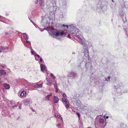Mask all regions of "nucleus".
<instances>
[{
    "label": "nucleus",
    "mask_w": 128,
    "mask_h": 128,
    "mask_svg": "<svg viewBox=\"0 0 128 128\" xmlns=\"http://www.w3.org/2000/svg\"><path fill=\"white\" fill-rule=\"evenodd\" d=\"M75 36L78 37V38L82 42L81 44L84 45L83 46V50H84V57L85 56L89 60V56L88 48L87 47V45L85 43V39L83 37L82 35L81 34L80 31L79 30V32L76 33Z\"/></svg>",
    "instance_id": "1"
},
{
    "label": "nucleus",
    "mask_w": 128,
    "mask_h": 128,
    "mask_svg": "<svg viewBox=\"0 0 128 128\" xmlns=\"http://www.w3.org/2000/svg\"><path fill=\"white\" fill-rule=\"evenodd\" d=\"M48 33L52 37L54 38L58 36H66V33L64 32L63 30L61 31H57L55 33H54L52 32H48Z\"/></svg>",
    "instance_id": "2"
},
{
    "label": "nucleus",
    "mask_w": 128,
    "mask_h": 128,
    "mask_svg": "<svg viewBox=\"0 0 128 128\" xmlns=\"http://www.w3.org/2000/svg\"><path fill=\"white\" fill-rule=\"evenodd\" d=\"M39 3L40 4V6L41 8L44 12L50 10V6L45 5L44 3V0H40Z\"/></svg>",
    "instance_id": "3"
},
{
    "label": "nucleus",
    "mask_w": 128,
    "mask_h": 128,
    "mask_svg": "<svg viewBox=\"0 0 128 128\" xmlns=\"http://www.w3.org/2000/svg\"><path fill=\"white\" fill-rule=\"evenodd\" d=\"M67 76L70 79H75L78 77L76 73L72 71L68 72Z\"/></svg>",
    "instance_id": "4"
},
{
    "label": "nucleus",
    "mask_w": 128,
    "mask_h": 128,
    "mask_svg": "<svg viewBox=\"0 0 128 128\" xmlns=\"http://www.w3.org/2000/svg\"><path fill=\"white\" fill-rule=\"evenodd\" d=\"M71 33L74 36H75L77 32H79V30L77 28L76 26L73 25L70 26Z\"/></svg>",
    "instance_id": "5"
},
{
    "label": "nucleus",
    "mask_w": 128,
    "mask_h": 128,
    "mask_svg": "<svg viewBox=\"0 0 128 128\" xmlns=\"http://www.w3.org/2000/svg\"><path fill=\"white\" fill-rule=\"evenodd\" d=\"M40 66L41 71L44 73H46L47 76L48 74V73L47 68H46L45 66L42 64H40Z\"/></svg>",
    "instance_id": "6"
},
{
    "label": "nucleus",
    "mask_w": 128,
    "mask_h": 128,
    "mask_svg": "<svg viewBox=\"0 0 128 128\" xmlns=\"http://www.w3.org/2000/svg\"><path fill=\"white\" fill-rule=\"evenodd\" d=\"M18 96L20 95L21 98H24L26 96V92L24 90L22 92H19L18 93Z\"/></svg>",
    "instance_id": "7"
},
{
    "label": "nucleus",
    "mask_w": 128,
    "mask_h": 128,
    "mask_svg": "<svg viewBox=\"0 0 128 128\" xmlns=\"http://www.w3.org/2000/svg\"><path fill=\"white\" fill-rule=\"evenodd\" d=\"M99 122L97 124L95 123V124H97V125L99 127H102L104 126V120L102 118H100L99 120Z\"/></svg>",
    "instance_id": "8"
},
{
    "label": "nucleus",
    "mask_w": 128,
    "mask_h": 128,
    "mask_svg": "<svg viewBox=\"0 0 128 128\" xmlns=\"http://www.w3.org/2000/svg\"><path fill=\"white\" fill-rule=\"evenodd\" d=\"M32 102V100L30 98L25 99L23 101V103L25 105H28Z\"/></svg>",
    "instance_id": "9"
},
{
    "label": "nucleus",
    "mask_w": 128,
    "mask_h": 128,
    "mask_svg": "<svg viewBox=\"0 0 128 128\" xmlns=\"http://www.w3.org/2000/svg\"><path fill=\"white\" fill-rule=\"evenodd\" d=\"M64 106H65L66 108L68 109L70 107V104L69 101H66L65 102V103L64 104Z\"/></svg>",
    "instance_id": "10"
},
{
    "label": "nucleus",
    "mask_w": 128,
    "mask_h": 128,
    "mask_svg": "<svg viewBox=\"0 0 128 128\" xmlns=\"http://www.w3.org/2000/svg\"><path fill=\"white\" fill-rule=\"evenodd\" d=\"M62 7L64 9H66L68 7V5L66 2H63V3Z\"/></svg>",
    "instance_id": "11"
},
{
    "label": "nucleus",
    "mask_w": 128,
    "mask_h": 128,
    "mask_svg": "<svg viewBox=\"0 0 128 128\" xmlns=\"http://www.w3.org/2000/svg\"><path fill=\"white\" fill-rule=\"evenodd\" d=\"M53 100L54 103H57L58 102L59 99L56 96H54L53 98Z\"/></svg>",
    "instance_id": "12"
},
{
    "label": "nucleus",
    "mask_w": 128,
    "mask_h": 128,
    "mask_svg": "<svg viewBox=\"0 0 128 128\" xmlns=\"http://www.w3.org/2000/svg\"><path fill=\"white\" fill-rule=\"evenodd\" d=\"M115 85V87L117 89L116 92L118 93L120 92L121 91V90L120 89L118 88H119L120 85H117L116 86Z\"/></svg>",
    "instance_id": "13"
},
{
    "label": "nucleus",
    "mask_w": 128,
    "mask_h": 128,
    "mask_svg": "<svg viewBox=\"0 0 128 128\" xmlns=\"http://www.w3.org/2000/svg\"><path fill=\"white\" fill-rule=\"evenodd\" d=\"M22 34L25 40H28V36L27 34L25 33H23Z\"/></svg>",
    "instance_id": "14"
},
{
    "label": "nucleus",
    "mask_w": 128,
    "mask_h": 128,
    "mask_svg": "<svg viewBox=\"0 0 128 128\" xmlns=\"http://www.w3.org/2000/svg\"><path fill=\"white\" fill-rule=\"evenodd\" d=\"M6 73L3 70H0V76L4 75L6 74Z\"/></svg>",
    "instance_id": "15"
},
{
    "label": "nucleus",
    "mask_w": 128,
    "mask_h": 128,
    "mask_svg": "<svg viewBox=\"0 0 128 128\" xmlns=\"http://www.w3.org/2000/svg\"><path fill=\"white\" fill-rule=\"evenodd\" d=\"M4 87L5 89H9L10 88V85L8 84H4Z\"/></svg>",
    "instance_id": "16"
},
{
    "label": "nucleus",
    "mask_w": 128,
    "mask_h": 128,
    "mask_svg": "<svg viewBox=\"0 0 128 128\" xmlns=\"http://www.w3.org/2000/svg\"><path fill=\"white\" fill-rule=\"evenodd\" d=\"M54 88L56 90V93L58 92V84L56 82H55V83L54 84Z\"/></svg>",
    "instance_id": "17"
},
{
    "label": "nucleus",
    "mask_w": 128,
    "mask_h": 128,
    "mask_svg": "<svg viewBox=\"0 0 128 128\" xmlns=\"http://www.w3.org/2000/svg\"><path fill=\"white\" fill-rule=\"evenodd\" d=\"M102 2V0H95V2L98 5L100 4Z\"/></svg>",
    "instance_id": "18"
},
{
    "label": "nucleus",
    "mask_w": 128,
    "mask_h": 128,
    "mask_svg": "<svg viewBox=\"0 0 128 128\" xmlns=\"http://www.w3.org/2000/svg\"><path fill=\"white\" fill-rule=\"evenodd\" d=\"M42 86V84H36L34 86V87L35 88H41Z\"/></svg>",
    "instance_id": "19"
},
{
    "label": "nucleus",
    "mask_w": 128,
    "mask_h": 128,
    "mask_svg": "<svg viewBox=\"0 0 128 128\" xmlns=\"http://www.w3.org/2000/svg\"><path fill=\"white\" fill-rule=\"evenodd\" d=\"M8 47H5L2 46H0V49L2 50H8Z\"/></svg>",
    "instance_id": "20"
},
{
    "label": "nucleus",
    "mask_w": 128,
    "mask_h": 128,
    "mask_svg": "<svg viewBox=\"0 0 128 128\" xmlns=\"http://www.w3.org/2000/svg\"><path fill=\"white\" fill-rule=\"evenodd\" d=\"M56 0H50L52 4L53 5H54V4H56Z\"/></svg>",
    "instance_id": "21"
},
{
    "label": "nucleus",
    "mask_w": 128,
    "mask_h": 128,
    "mask_svg": "<svg viewBox=\"0 0 128 128\" xmlns=\"http://www.w3.org/2000/svg\"><path fill=\"white\" fill-rule=\"evenodd\" d=\"M90 63L88 62V63H86L85 64V66L87 68H88V67H89L90 65Z\"/></svg>",
    "instance_id": "22"
},
{
    "label": "nucleus",
    "mask_w": 128,
    "mask_h": 128,
    "mask_svg": "<svg viewBox=\"0 0 128 128\" xmlns=\"http://www.w3.org/2000/svg\"><path fill=\"white\" fill-rule=\"evenodd\" d=\"M62 101H63V102H65L66 101H68V100H67L66 99V98H62Z\"/></svg>",
    "instance_id": "23"
},
{
    "label": "nucleus",
    "mask_w": 128,
    "mask_h": 128,
    "mask_svg": "<svg viewBox=\"0 0 128 128\" xmlns=\"http://www.w3.org/2000/svg\"><path fill=\"white\" fill-rule=\"evenodd\" d=\"M49 96L48 95H47L44 98V100H49Z\"/></svg>",
    "instance_id": "24"
},
{
    "label": "nucleus",
    "mask_w": 128,
    "mask_h": 128,
    "mask_svg": "<svg viewBox=\"0 0 128 128\" xmlns=\"http://www.w3.org/2000/svg\"><path fill=\"white\" fill-rule=\"evenodd\" d=\"M50 76L54 79V80L55 79L56 77L53 74L51 73L50 74Z\"/></svg>",
    "instance_id": "25"
},
{
    "label": "nucleus",
    "mask_w": 128,
    "mask_h": 128,
    "mask_svg": "<svg viewBox=\"0 0 128 128\" xmlns=\"http://www.w3.org/2000/svg\"><path fill=\"white\" fill-rule=\"evenodd\" d=\"M31 53L32 54L34 55V56L36 54V53L34 52V51L33 50H32Z\"/></svg>",
    "instance_id": "26"
},
{
    "label": "nucleus",
    "mask_w": 128,
    "mask_h": 128,
    "mask_svg": "<svg viewBox=\"0 0 128 128\" xmlns=\"http://www.w3.org/2000/svg\"><path fill=\"white\" fill-rule=\"evenodd\" d=\"M57 118H60L61 120L62 121V122H63V120L62 118V116H60L59 115H57Z\"/></svg>",
    "instance_id": "27"
},
{
    "label": "nucleus",
    "mask_w": 128,
    "mask_h": 128,
    "mask_svg": "<svg viewBox=\"0 0 128 128\" xmlns=\"http://www.w3.org/2000/svg\"><path fill=\"white\" fill-rule=\"evenodd\" d=\"M97 7L95 6V7H94V6H92V8L94 10H95L97 9Z\"/></svg>",
    "instance_id": "28"
},
{
    "label": "nucleus",
    "mask_w": 128,
    "mask_h": 128,
    "mask_svg": "<svg viewBox=\"0 0 128 128\" xmlns=\"http://www.w3.org/2000/svg\"><path fill=\"white\" fill-rule=\"evenodd\" d=\"M40 61L38 63L40 65V64H41V63H42V58H40Z\"/></svg>",
    "instance_id": "29"
},
{
    "label": "nucleus",
    "mask_w": 128,
    "mask_h": 128,
    "mask_svg": "<svg viewBox=\"0 0 128 128\" xmlns=\"http://www.w3.org/2000/svg\"><path fill=\"white\" fill-rule=\"evenodd\" d=\"M66 36L68 38H70V35L69 34H68L67 33H66Z\"/></svg>",
    "instance_id": "30"
},
{
    "label": "nucleus",
    "mask_w": 128,
    "mask_h": 128,
    "mask_svg": "<svg viewBox=\"0 0 128 128\" xmlns=\"http://www.w3.org/2000/svg\"><path fill=\"white\" fill-rule=\"evenodd\" d=\"M62 26L63 27H66V28H68V26L67 25H64V24H63L62 25Z\"/></svg>",
    "instance_id": "31"
},
{
    "label": "nucleus",
    "mask_w": 128,
    "mask_h": 128,
    "mask_svg": "<svg viewBox=\"0 0 128 128\" xmlns=\"http://www.w3.org/2000/svg\"><path fill=\"white\" fill-rule=\"evenodd\" d=\"M61 124L60 123H59L58 124H56V126L57 127H60V126Z\"/></svg>",
    "instance_id": "32"
},
{
    "label": "nucleus",
    "mask_w": 128,
    "mask_h": 128,
    "mask_svg": "<svg viewBox=\"0 0 128 128\" xmlns=\"http://www.w3.org/2000/svg\"><path fill=\"white\" fill-rule=\"evenodd\" d=\"M60 16H61V17L62 18H64V17L65 16L64 14H62L61 15H60Z\"/></svg>",
    "instance_id": "33"
},
{
    "label": "nucleus",
    "mask_w": 128,
    "mask_h": 128,
    "mask_svg": "<svg viewBox=\"0 0 128 128\" xmlns=\"http://www.w3.org/2000/svg\"><path fill=\"white\" fill-rule=\"evenodd\" d=\"M18 106V105H15L12 106V107L13 108H14L15 107H16Z\"/></svg>",
    "instance_id": "34"
},
{
    "label": "nucleus",
    "mask_w": 128,
    "mask_h": 128,
    "mask_svg": "<svg viewBox=\"0 0 128 128\" xmlns=\"http://www.w3.org/2000/svg\"><path fill=\"white\" fill-rule=\"evenodd\" d=\"M34 3L36 4H38V0H35L34 1Z\"/></svg>",
    "instance_id": "35"
},
{
    "label": "nucleus",
    "mask_w": 128,
    "mask_h": 128,
    "mask_svg": "<svg viewBox=\"0 0 128 128\" xmlns=\"http://www.w3.org/2000/svg\"><path fill=\"white\" fill-rule=\"evenodd\" d=\"M52 83L51 82H49L48 83H47V84L48 85L50 86H51L52 85Z\"/></svg>",
    "instance_id": "36"
},
{
    "label": "nucleus",
    "mask_w": 128,
    "mask_h": 128,
    "mask_svg": "<svg viewBox=\"0 0 128 128\" xmlns=\"http://www.w3.org/2000/svg\"><path fill=\"white\" fill-rule=\"evenodd\" d=\"M62 96L64 97H66V94L65 93H63V94Z\"/></svg>",
    "instance_id": "37"
},
{
    "label": "nucleus",
    "mask_w": 128,
    "mask_h": 128,
    "mask_svg": "<svg viewBox=\"0 0 128 128\" xmlns=\"http://www.w3.org/2000/svg\"><path fill=\"white\" fill-rule=\"evenodd\" d=\"M36 56H38V58H40V56L39 55H38V54H36V55L35 56V57H36Z\"/></svg>",
    "instance_id": "38"
},
{
    "label": "nucleus",
    "mask_w": 128,
    "mask_h": 128,
    "mask_svg": "<svg viewBox=\"0 0 128 128\" xmlns=\"http://www.w3.org/2000/svg\"><path fill=\"white\" fill-rule=\"evenodd\" d=\"M88 42L89 44V45L91 46L92 45V44L90 42Z\"/></svg>",
    "instance_id": "39"
},
{
    "label": "nucleus",
    "mask_w": 128,
    "mask_h": 128,
    "mask_svg": "<svg viewBox=\"0 0 128 128\" xmlns=\"http://www.w3.org/2000/svg\"><path fill=\"white\" fill-rule=\"evenodd\" d=\"M26 40V43H30V45H31V44H30V41H28L27 40Z\"/></svg>",
    "instance_id": "40"
},
{
    "label": "nucleus",
    "mask_w": 128,
    "mask_h": 128,
    "mask_svg": "<svg viewBox=\"0 0 128 128\" xmlns=\"http://www.w3.org/2000/svg\"><path fill=\"white\" fill-rule=\"evenodd\" d=\"M76 114L77 115H78V117L79 118L80 116V114L77 112H76Z\"/></svg>",
    "instance_id": "41"
},
{
    "label": "nucleus",
    "mask_w": 128,
    "mask_h": 128,
    "mask_svg": "<svg viewBox=\"0 0 128 128\" xmlns=\"http://www.w3.org/2000/svg\"><path fill=\"white\" fill-rule=\"evenodd\" d=\"M52 93H50V94L49 95H48V96H49V97H50V96H52Z\"/></svg>",
    "instance_id": "42"
},
{
    "label": "nucleus",
    "mask_w": 128,
    "mask_h": 128,
    "mask_svg": "<svg viewBox=\"0 0 128 128\" xmlns=\"http://www.w3.org/2000/svg\"><path fill=\"white\" fill-rule=\"evenodd\" d=\"M35 25L34 26H35L36 27V28H38V26L36 24H35Z\"/></svg>",
    "instance_id": "43"
},
{
    "label": "nucleus",
    "mask_w": 128,
    "mask_h": 128,
    "mask_svg": "<svg viewBox=\"0 0 128 128\" xmlns=\"http://www.w3.org/2000/svg\"><path fill=\"white\" fill-rule=\"evenodd\" d=\"M5 34L7 36V35H8V32H5Z\"/></svg>",
    "instance_id": "44"
},
{
    "label": "nucleus",
    "mask_w": 128,
    "mask_h": 128,
    "mask_svg": "<svg viewBox=\"0 0 128 128\" xmlns=\"http://www.w3.org/2000/svg\"><path fill=\"white\" fill-rule=\"evenodd\" d=\"M28 18L30 20L31 22L32 23L33 22V21L31 20V19L29 17H28Z\"/></svg>",
    "instance_id": "45"
},
{
    "label": "nucleus",
    "mask_w": 128,
    "mask_h": 128,
    "mask_svg": "<svg viewBox=\"0 0 128 128\" xmlns=\"http://www.w3.org/2000/svg\"><path fill=\"white\" fill-rule=\"evenodd\" d=\"M30 49L31 50H32V47H31V45H30Z\"/></svg>",
    "instance_id": "46"
},
{
    "label": "nucleus",
    "mask_w": 128,
    "mask_h": 128,
    "mask_svg": "<svg viewBox=\"0 0 128 128\" xmlns=\"http://www.w3.org/2000/svg\"><path fill=\"white\" fill-rule=\"evenodd\" d=\"M108 79H109H109H110V76H108Z\"/></svg>",
    "instance_id": "47"
},
{
    "label": "nucleus",
    "mask_w": 128,
    "mask_h": 128,
    "mask_svg": "<svg viewBox=\"0 0 128 128\" xmlns=\"http://www.w3.org/2000/svg\"><path fill=\"white\" fill-rule=\"evenodd\" d=\"M108 118V116H106V119H107Z\"/></svg>",
    "instance_id": "48"
},
{
    "label": "nucleus",
    "mask_w": 128,
    "mask_h": 128,
    "mask_svg": "<svg viewBox=\"0 0 128 128\" xmlns=\"http://www.w3.org/2000/svg\"><path fill=\"white\" fill-rule=\"evenodd\" d=\"M32 23L34 25V26L35 25V24H36L33 22Z\"/></svg>",
    "instance_id": "49"
},
{
    "label": "nucleus",
    "mask_w": 128,
    "mask_h": 128,
    "mask_svg": "<svg viewBox=\"0 0 128 128\" xmlns=\"http://www.w3.org/2000/svg\"><path fill=\"white\" fill-rule=\"evenodd\" d=\"M32 23L34 25V26L35 25V24H36L33 22Z\"/></svg>",
    "instance_id": "50"
},
{
    "label": "nucleus",
    "mask_w": 128,
    "mask_h": 128,
    "mask_svg": "<svg viewBox=\"0 0 128 128\" xmlns=\"http://www.w3.org/2000/svg\"><path fill=\"white\" fill-rule=\"evenodd\" d=\"M4 18V17L3 16H2L0 15V18Z\"/></svg>",
    "instance_id": "51"
},
{
    "label": "nucleus",
    "mask_w": 128,
    "mask_h": 128,
    "mask_svg": "<svg viewBox=\"0 0 128 128\" xmlns=\"http://www.w3.org/2000/svg\"><path fill=\"white\" fill-rule=\"evenodd\" d=\"M32 111H33V112H35V110H32Z\"/></svg>",
    "instance_id": "52"
},
{
    "label": "nucleus",
    "mask_w": 128,
    "mask_h": 128,
    "mask_svg": "<svg viewBox=\"0 0 128 128\" xmlns=\"http://www.w3.org/2000/svg\"><path fill=\"white\" fill-rule=\"evenodd\" d=\"M80 67V65H79V66H78V67L79 68Z\"/></svg>",
    "instance_id": "53"
},
{
    "label": "nucleus",
    "mask_w": 128,
    "mask_h": 128,
    "mask_svg": "<svg viewBox=\"0 0 128 128\" xmlns=\"http://www.w3.org/2000/svg\"><path fill=\"white\" fill-rule=\"evenodd\" d=\"M0 80H4V79H3L2 78H0Z\"/></svg>",
    "instance_id": "54"
},
{
    "label": "nucleus",
    "mask_w": 128,
    "mask_h": 128,
    "mask_svg": "<svg viewBox=\"0 0 128 128\" xmlns=\"http://www.w3.org/2000/svg\"><path fill=\"white\" fill-rule=\"evenodd\" d=\"M72 54H75V52H73L72 53Z\"/></svg>",
    "instance_id": "55"
},
{
    "label": "nucleus",
    "mask_w": 128,
    "mask_h": 128,
    "mask_svg": "<svg viewBox=\"0 0 128 128\" xmlns=\"http://www.w3.org/2000/svg\"><path fill=\"white\" fill-rule=\"evenodd\" d=\"M112 2H114V1L113 0H112Z\"/></svg>",
    "instance_id": "56"
},
{
    "label": "nucleus",
    "mask_w": 128,
    "mask_h": 128,
    "mask_svg": "<svg viewBox=\"0 0 128 128\" xmlns=\"http://www.w3.org/2000/svg\"><path fill=\"white\" fill-rule=\"evenodd\" d=\"M1 66L2 67V68H4V66Z\"/></svg>",
    "instance_id": "57"
},
{
    "label": "nucleus",
    "mask_w": 128,
    "mask_h": 128,
    "mask_svg": "<svg viewBox=\"0 0 128 128\" xmlns=\"http://www.w3.org/2000/svg\"><path fill=\"white\" fill-rule=\"evenodd\" d=\"M0 52H2V51H1V50H0Z\"/></svg>",
    "instance_id": "58"
},
{
    "label": "nucleus",
    "mask_w": 128,
    "mask_h": 128,
    "mask_svg": "<svg viewBox=\"0 0 128 128\" xmlns=\"http://www.w3.org/2000/svg\"><path fill=\"white\" fill-rule=\"evenodd\" d=\"M59 77H60L59 76ZM59 79H60L61 80V78L60 77H59Z\"/></svg>",
    "instance_id": "59"
},
{
    "label": "nucleus",
    "mask_w": 128,
    "mask_h": 128,
    "mask_svg": "<svg viewBox=\"0 0 128 128\" xmlns=\"http://www.w3.org/2000/svg\"><path fill=\"white\" fill-rule=\"evenodd\" d=\"M55 116L56 117H56H57V116Z\"/></svg>",
    "instance_id": "60"
},
{
    "label": "nucleus",
    "mask_w": 128,
    "mask_h": 128,
    "mask_svg": "<svg viewBox=\"0 0 128 128\" xmlns=\"http://www.w3.org/2000/svg\"><path fill=\"white\" fill-rule=\"evenodd\" d=\"M35 59H36V60H36V58H35Z\"/></svg>",
    "instance_id": "61"
},
{
    "label": "nucleus",
    "mask_w": 128,
    "mask_h": 128,
    "mask_svg": "<svg viewBox=\"0 0 128 128\" xmlns=\"http://www.w3.org/2000/svg\"><path fill=\"white\" fill-rule=\"evenodd\" d=\"M45 30H47L46 29Z\"/></svg>",
    "instance_id": "62"
},
{
    "label": "nucleus",
    "mask_w": 128,
    "mask_h": 128,
    "mask_svg": "<svg viewBox=\"0 0 128 128\" xmlns=\"http://www.w3.org/2000/svg\"><path fill=\"white\" fill-rule=\"evenodd\" d=\"M107 79H106V80Z\"/></svg>",
    "instance_id": "63"
},
{
    "label": "nucleus",
    "mask_w": 128,
    "mask_h": 128,
    "mask_svg": "<svg viewBox=\"0 0 128 128\" xmlns=\"http://www.w3.org/2000/svg\"><path fill=\"white\" fill-rule=\"evenodd\" d=\"M122 85V84H121V85H120V86H121Z\"/></svg>",
    "instance_id": "64"
}]
</instances>
